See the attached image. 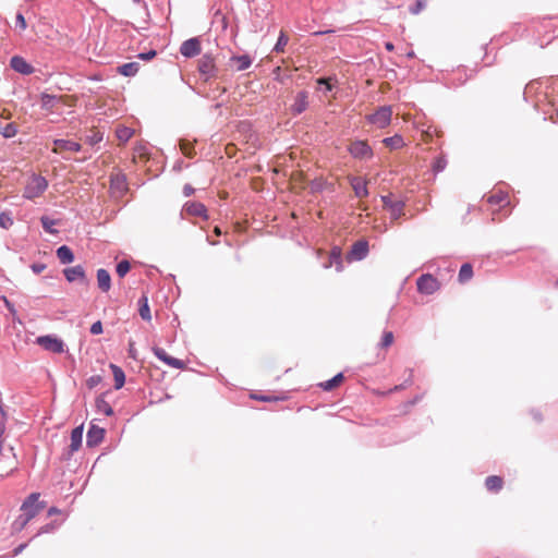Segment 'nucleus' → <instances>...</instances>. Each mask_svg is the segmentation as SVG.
Returning <instances> with one entry per match:
<instances>
[{
  "label": "nucleus",
  "mask_w": 558,
  "mask_h": 558,
  "mask_svg": "<svg viewBox=\"0 0 558 558\" xmlns=\"http://www.w3.org/2000/svg\"><path fill=\"white\" fill-rule=\"evenodd\" d=\"M133 134H134V131L128 126L121 125V126H118L116 130V135L121 143H126L132 137Z\"/></svg>",
  "instance_id": "473e14b6"
},
{
  "label": "nucleus",
  "mask_w": 558,
  "mask_h": 558,
  "mask_svg": "<svg viewBox=\"0 0 558 558\" xmlns=\"http://www.w3.org/2000/svg\"><path fill=\"white\" fill-rule=\"evenodd\" d=\"M383 143L385 146L389 147L390 149H399L404 146V140L401 135L395 134L390 137H385L383 140Z\"/></svg>",
  "instance_id": "bb28decb"
},
{
  "label": "nucleus",
  "mask_w": 558,
  "mask_h": 558,
  "mask_svg": "<svg viewBox=\"0 0 558 558\" xmlns=\"http://www.w3.org/2000/svg\"><path fill=\"white\" fill-rule=\"evenodd\" d=\"M385 48H386V50H388V51H392V50L395 49V46H393V44H392V43L387 41V43L385 44Z\"/></svg>",
  "instance_id": "e2e57ef3"
},
{
  "label": "nucleus",
  "mask_w": 558,
  "mask_h": 558,
  "mask_svg": "<svg viewBox=\"0 0 558 558\" xmlns=\"http://www.w3.org/2000/svg\"><path fill=\"white\" fill-rule=\"evenodd\" d=\"M182 168H183V161L182 160H178L174 163V166H173V170H175V171H180Z\"/></svg>",
  "instance_id": "052dcab7"
},
{
  "label": "nucleus",
  "mask_w": 558,
  "mask_h": 558,
  "mask_svg": "<svg viewBox=\"0 0 558 558\" xmlns=\"http://www.w3.org/2000/svg\"><path fill=\"white\" fill-rule=\"evenodd\" d=\"M57 529V525L54 523H48L40 527L38 533L36 535L46 534L53 532Z\"/></svg>",
  "instance_id": "3c124183"
},
{
  "label": "nucleus",
  "mask_w": 558,
  "mask_h": 558,
  "mask_svg": "<svg viewBox=\"0 0 558 558\" xmlns=\"http://www.w3.org/2000/svg\"><path fill=\"white\" fill-rule=\"evenodd\" d=\"M27 545H28L27 543H24V544L19 545L17 547H15L13 549L12 556L13 557L19 556L27 547Z\"/></svg>",
  "instance_id": "4d7b16f0"
},
{
  "label": "nucleus",
  "mask_w": 558,
  "mask_h": 558,
  "mask_svg": "<svg viewBox=\"0 0 558 558\" xmlns=\"http://www.w3.org/2000/svg\"><path fill=\"white\" fill-rule=\"evenodd\" d=\"M96 409L98 412L104 413L106 416H111L113 414V409L109 404V402L106 401L104 396H99L96 399Z\"/></svg>",
  "instance_id": "cd10ccee"
},
{
  "label": "nucleus",
  "mask_w": 558,
  "mask_h": 558,
  "mask_svg": "<svg viewBox=\"0 0 558 558\" xmlns=\"http://www.w3.org/2000/svg\"><path fill=\"white\" fill-rule=\"evenodd\" d=\"M180 149L186 157H192L194 154V146L187 140L180 141Z\"/></svg>",
  "instance_id": "58836bf2"
},
{
  "label": "nucleus",
  "mask_w": 558,
  "mask_h": 558,
  "mask_svg": "<svg viewBox=\"0 0 558 558\" xmlns=\"http://www.w3.org/2000/svg\"><path fill=\"white\" fill-rule=\"evenodd\" d=\"M104 140V134L99 131L92 132V134L86 135V143L90 146H95L99 144Z\"/></svg>",
  "instance_id": "ea45409f"
},
{
  "label": "nucleus",
  "mask_w": 558,
  "mask_h": 558,
  "mask_svg": "<svg viewBox=\"0 0 558 558\" xmlns=\"http://www.w3.org/2000/svg\"><path fill=\"white\" fill-rule=\"evenodd\" d=\"M180 53L185 58H193L201 53V40L197 37L190 38L181 44Z\"/></svg>",
  "instance_id": "9d476101"
},
{
  "label": "nucleus",
  "mask_w": 558,
  "mask_h": 558,
  "mask_svg": "<svg viewBox=\"0 0 558 558\" xmlns=\"http://www.w3.org/2000/svg\"><path fill=\"white\" fill-rule=\"evenodd\" d=\"M40 101H41V107L43 108L50 109L54 105L56 96L44 93L40 96Z\"/></svg>",
  "instance_id": "a19ab883"
},
{
  "label": "nucleus",
  "mask_w": 558,
  "mask_h": 558,
  "mask_svg": "<svg viewBox=\"0 0 558 558\" xmlns=\"http://www.w3.org/2000/svg\"><path fill=\"white\" fill-rule=\"evenodd\" d=\"M308 107V93L301 90L295 95L294 102L291 105V112L293 116H300Z\"/></svg>",
  "instance_id": "2eb2a0df"
},
{
  "label": "nucleus",
  "mask_w": 558,
  "mask_h": 558,
  "mask_svg": "<svg viewBox=\"0 0 558 558\" xmlns=\"http://www.w3.org/2000/svg\"><path fill=\"white\" fill-rule=\"evenodd\" d=\"M56 253L61 264H71L74 260V253L68 245L59 246Z\"/></svg>",
  "instance_id": "5701e85b"
},
{
  "label": "nucleus",
  "mask_w": 558,
  "mask_h": 558,
  "mask_svg": "<svg viewBox=\"0 0 558 558\" xmlns=\"http://www.w3.org/2000/svg\"><path fill=\"white\" fill-rule=\"evenodd\" d=\"M343 380V375L342 373H338L337 375H335L331 379H328L324 383H320L319 384V387L325 390V391H330L332 390L333 388H336L337 386L340 385V383Z\"/></svg>",
  "instance_id": "c85d7f7f"
},
{
  "label": "nucleus",
  "mask_w": 558,
  "mask_h": 558,
  "mask_svg": "<svg viewBox=\"0 0 558 558\" xmlns=\"http://www.w3.org/2000/svg\"><path fill=\"white\" fill-rule=\"evenodd\" d=\"M110 368L112 371V375H113V379H114V388L117 390L121 389L125 383V374H124L123 369L116 364H110Z\"/></svg>",
  "instance_id": "b1692460"
},
{
  "label": "nucleus",
  "mask_w": 558,
  "mask_h": 558,
  "mask_svg": "<svg viewBox=\"0 0 558 558\" xmlns=\"http://www.w3.org/2000/svg\"><path fill=\"white\" fill-rule=\"evenodd\" d=\"M335 266L337 271H341L343 269L342 264V252L339 246H333L329 254V262L325 264V267Z\"/></svg>",
  "instance_id": "6ab92c4d"
},
{
  "label": "nucleus",
  "mask_w": 558,
  "mask_h": 558,
  "mask_svg": "<svg viewBox=\"0 0 558 558\" xmlns=\"http://www.w3.org/2000/svg\"><path fill=\"white\" fill-rule=\"evenodd\" d=\"M428 0H416L415 3L409 7L411 14H418L426 5Z\"/></svg>",
  "instance_id": "37998d69"
},
{
  "label": "nucleus",
  "mask_w": 558,
  "mask_h": 558,
  "mask_svg": "<svg viewBox=\"0 0 558 558\" xmlns=\"http://www.w3.org/2000/svg\"><path fill=\"white\" fill-rule=\"evenodd\" d=\"M317 84L325 86V88H324L325 93L332 90V84L330 83V78L319 77L317 80Z\"/></svg>",
  "instance_id": "09e8293b"
},
{
  "label": "nucleus",
  "mask_w": 558,
  "mask_h": 558,
  "mask_svg": "<svg viewBox=\"0 0 558 558\" xmlns=\"http://www.w3.org/2000/svg\"><path fill=\"white\" fill-rule=\"evenodd\" d=\"M198 72L205 82L211 78H218L219 69L215 63V59L209 53H204L198 60Z\"/></svg>",
  "instance_id": "f03ea898"
},
{
  "label": "nucleus",
  "mask_w": 558,
  "mask_h": 558,
  "mask_svg": "<svg viewBox=\"0 0 558 558\" xmlns=\"http://www.w3.org/2000/svg\"><path fill=\"white\" fill-rule=\"evenodd\" d=\"M129 354H130V356L135 357V350H134L132 343L130 344Z\"/></svg>",
  "instance_id": "0e129e2a"
},
{
  "label": "nucleus",
  "mask_w": 558,
  "mask_h": 558,
  "mask_svg": "<svg viewBox=\"0 0 558 558\" xmlns=\"http://www.w3.org/2000/svg\"><path fill=\"white\" fill-rule=\"evenodd\" d=\"M105 429L98 425L90 424L86 434V445L89 448L98 446L105 437Z\"/></svg>",
  "instance_id": "9b49d317"
},
{
  "label": "nucleus",
  "mask_w": 558,
  "mask_h": 558,
  "mask_svg": "<svg viewBox=\"0 0 558 558\" xmlns=\"http://www.w3.org/2000/svg\"><path fill=\"white\" fill-rule=\"evenodd\" d=\"M15 27L19 28L20 32L25 31L26 27H27L26 20L24 17L23 13H21V12L16 13V16H15Z\"/></svg>",
  "instance_id": "49530a36"
},
{
  "label": "nucleus",
  "mask_w": 558,
  "mask_h": 558,
  "mask_svg": "<svg viewBox=\"0 0 558 558\" xmlns=\"http://www.w3.org/2000/svg\"><path fill=\"white\" fill-rule=\"evenodd\" d=\"M60 510L56 507H51L49 510H48V515H53L56 513H59Z\"/></svg>",
  "instance_id": "680f3d73"
},
{
  "label": "nucleus",
  "mask_w": 558,
  "mask_h": 558,
  "mask_svg": "<svg viewBox=\"0 0 558 558\" xmlns=\"http://www.w3.org/2000/svg\"><path fill=\"white\" fill-rule=\"evenodd\" d=\"M156 54H157L156 50H149V51H147V52H141V53L138 54V58H140L141 60H144V61H149V60H151L153 58H155V57H156Z\"/></svg>",
  "instance_id": "5fc2aeb1"
},
{
  "label": "nucleus",
  "mask_w": 558,
  "mask_h": 558,
  "mask_svg": "<svg viewBox=\"0 0 558 558\" xmlns=\"http://www.w3.org/2000/svg\"><path fill=\"white\" fill-rule=\"evenodd\" d=\"M13 226V218L10 213H0V227L4 230L10 229Z\"/></svg>",
  "instance_id": "e433bc0d"
},
{
  "label": "nucleus",
  "mask_w": 558,
  "mask_h": 558,
  "mask_svg": "<svg viewBox=\"0 0 558 558\" xmlns=\"http://www.w3.org/2000/svg\"><path fill=\"white\" fill-rule=\"evenodd\" d=\"M288 41H289L288 36L284 34V32L281 31L278 36L277 43L274 47V51L282 52L284 50V47L287 46Z\"/></svg>",
  "instance_id": "4c0bfd02"
},
{
  "label": "nucleus",
  "mask_w": 558,
  "mask_h": 558,
  "mask_svg": "<svg viewBox=\"0 0 558 558\" xmlns=\"http://www.w3.org/2000/svg\"><path fill=\"white\" fill-rule=\"evenodd\" d=\"M17 133V125L13 122L11 123H0V135L4 138L14 137Z\"/></svg>",
  "instance_id": "c756f323"
},
{
  "label": "nucleus",
  "mask_w": 558,
  "mask_h": 558,
  "mask_svg": "<svg viewBox=\"0 0 558 558\" xmlns=\"http://www.w3.org/2000/svg\"><path fill=\"white\" fill-rule=\"evenodd\" d=\"M507 198H508L507 193L499 191L497 193L489 195L487 201L492 205L502 206L504 204L507 203Z\"/></svg>",
  "instance_id": "c9c22d12"
},
{
  "label": "nucleus",
  "mask_w": 558,
  "mask_h": 558,
  "mask_svg": "<svg viewBox=\"0 0 558 558\" xmlns=\"http://www.w3.org/2000/svg\"><path fill=\"white\" fill-rule=\"evenodd\" d=\"M473 276V267L471 264L465 263L461 266L458 279L461 283L469 281Z\"/></svg>",
  "instance_id": "2f4dec72"
},
{
  "label": "nucleus",
  "mask_w": 558,
  "mask_h": 558,
  "mask_svg": "<svg viewBox=\"0 0 558 558\" xmlns=\"http://www.w3.org/2000/svg\"><path fill=\"white\" fill-rule=\"evenodd\" d=\"M230 62L235 64L236 71H245L252 65L253 60L248 54H242V56H232L230 58Z\"/></svg>",
  "instance_id": "412c9836"
},
{
  "label": "nucleus",
  "mask_w": 558,
  "mask_h": 558,
  "mask_svg": "<svg viewBox=\"0 0 558 558\" xmlns=\"http://www.w3.org/2000/svg\"><path fill=\"white\" fill-rule=\"evenodd\" d=\"M393 342V333L391 331H384L381 341L379 342L380 348H388Z\"/></svg>",
  "instance_id": "c03bdc74"
},
{
  "label": "nucleus",
  "mask_w": 558,
  "mask_h": 558,
  "mask_svg": "<svg viewBox=\"0 0 558 558\" xmlns=\"http://www.w3.org/2000/svg\"><path fill=\"white\" fill-rule=\"evenodd\" d=\"M140 70V63L138 62H129L124 63L120 66H118V73L123 76H134L137 74Z\"/></svg>",
  "instance_id": "393cba45"
},
{
  "label": "nucleus",
  "mask_w": 558,
  "mask_h": 558,
  "mask_svg": "<svg viewBox=\"0 0 558 558\" xmlns=\"http://www.w3.org/2000/svg\"><path fill=\"white\" fill-rule=\"evenodd\" d=\"M14 470H16V463H14V465L10 469V471L7 472V475L12 473Z\"/></svg>",
  "instance_id": "338daca9"
},
{
  "label": "nucleus",
  "mask_w": 558,
  "mask_h": 558,
  "mask_svg": "<svg viewBox=\"0 0 558 558\" xmlns=\"http://www.w3.org/2000/svg\"><path fill=\"white\" fill-rule=\"evenodd\" d=\"M83 430H84L83 424L80 426H76L75 428L72 429L70 450L68 452L66 459H70L71 456L81 448L82 440H83Z\"/></svg>",
  "instance_id": "f3484780"
},
{
  "label": "nucleus",
  "mask_w": 558,
  "mask_h": 558,
  "mask_svg": "<svg viewBox=\"0 0 558 558\" xmlns=\"http://www.w3.org/2000/svg\"><path fill=\"white\" fill-rule=\"evenodd\" d=\"M252 397L254 399H256V400L264 401V402H269V401L278 400V398H276V397L265 396V395H253Z\"/></svg>",
  "instance_id": "6e6d98bb"
},
{
  "label": "nucleus",
  "mask_w": 558,
  "mask_h": 558,
  "mask_svg": "<svg viewBox=\"0 0 558 558\" xmlns=\"http://www.w3.org/2000/svg\"><path fill=\"white\" fill-rule=\"evenodd\" d=\"M47 189V179L40 174L33 173L24 187L23 197L31 201L35 199L40 197Z\"/></svg>",
  "instance_id": "f257e3e1"
},
{
  "label": "nucleus",
  "mask_w": 558,
  "mask_h": 558,
  "mask_svg": "<svg viewBox=\"0 0 558 558\" xmlns=\"http://www.w3.org/2000/svg\"><path fill=\"white\" fill-rule=\"evenodd\" d=\"M90 333L92 335H100L102 332V324L100 320H97L95 322L92 326H90Z\"/></svg>",
  "instance_id": "864d4df0"
},
{
  "label": "nucleus",
  "mask_w": 558,
  "mask_h": 558,
  "mask_svg": "<svg viewBox=\"0 0 558 558\" xmlns=\"http://www.w3.org/2000/svg\"><path fill=\"white\" fill-rule=\"evenodd\" d=\"M186 214L195 217H202L208 219L207 208L203 203L199 202H186L183 206Z\"/></svg>",
  "instance_id": "a211bd4d"
},
{
  "label": "nucleus",
  "mask_w": 558,
  "mask_h": 558,
  "mask_svg": "<svg viewBox=\"0 0 558 558\" xmlns=\"http://www.w3.org/2000/svg\"><path fill=\"white\" fill-rule=\"evenodd\" d=\"M194 193V189L190 184H185L183 187V194L185 197L191 196Z\"/></svg>",
  "instance_id": "13d9d810"
},
{
  "label": "nucleus",
  "mask_w": 558,
  "mask_h": 558,
  "mask_svg": "<svg viewBox=\"0 0 558 558\" xmlns=\"http://www.w3.org/2000/svg\"><path fill=\"white\" fill-rule=\"evenodd\" d=\"M502 478L497 475H490L485 480V486L487 490L497 493L502 488Z\"/></svg>",
  "instance_id": "a878e982"
},
{
  "label": "nucleus",
  "mask_w": 558,
  "mask_h": 558,
  "mask_svg": "<svg viewBox=\"0 0 558 558\" xmlns=\"http://www.w3.org/2000/svg\"><path fill=\"white\" fill-rule=\"evenodd\" d=\"M131 265L128 260L123 259L118 263L116 271L119 277H124L130 271Z\"/></svg>",
  "instance_id": "79ce46f5"
},
{
  "label": "nucleus",
  "mask_w": 558,
  "mask_h": 558,
  "mask_svg": "<svg viewBox=\"0 0 558 558\" xmlns=\"http://www.w3.org/2000/svg\"><path fill=\"white\" fill-rule=\"evenodd\" d=\"M39 493H32L22 504L21 511L25 517L29 515V521L35 518L39 511L44 508V505L39 502Z\"/></svg>",
  "instance_id": "39448f33"
},
{
  "label": "nucleus",
  "mask_w": 558,
  "mask_h": 558,
  "mask_svg": "<svg viewBox=\"0 0 558 558\" xmlns=\"http://www.w3.org/2000/svg\"><path fill=\"white\" fill-rule=\"evenodd\" d=\"M29 522V515L25 517L23 513L20 514L12 523V531L14 533L21 532Z\"/></svg>",
  "instance_id": "f704fd0d"
},
{
  "label": "nucleus",
  "mask_w": 558,
  "mask_h": 558,
  "mask_svg": "<svg viewBox=\"0 0 558 558\" xmlns=\"http://www.w3.org/2000/svg\"><path fill=\"white\" fill-rule=\"evenodd\" d=\"M391 116V107L381 106L374 113L367 116V121L379 129H384L390 124Z\"/></svg>",
  "instance_id": "20e7f679"
},
{
  "label": "nucleus",
  "mask_w": 558,
  "mask_h": 558,
  "mask_svg": "<svg viewBox=\"0 0 558 558\" xmlns=\"http://www.w3.org/2000/svg\"><path fill=\"white\" fill-rule=\"evenodd\" d=\"M53 144L56 148L60 150L80 151L82 149L81 144L70 140H54Z\"/></svg>",
  "instance_id": "4be33fe9"
},
{
  "label": "nucleus",
  "mask_w": 558,
  "mask_h": 558,
  "mask_svg": "<svg viewBox=\"0 0 558 558\" xmlns=\"http://www.w3.org/2000/svg\"><path fill=\"white\" fill-rule=\"evenodd\" d=\"M31 269L34 274L39 275L46 269V264L44 263H33L31 265Z\"/></svg>",
  "instance_id": "603ef678"
},
{
  "label": "nucleus",
  "mask_w": 558,
  "mask_h": 558,
  "mask_svg": "<svg viewBox=\"0 0 558 558\" xmlns=\"http://www.w3.org/2000/svg\"><path fill=\"white\" fill-rule=\"evenodd\" d=\"M153 352L158 360L165 362L170 367L182 369L185 365L182 360L168 355L162 348L154 347Z\"/></svg>",
  "instance_id": "f8f14e48"
},
{
  "label": "nucleus",
  "mask_w": 558,
  "mask_h": 558,
  "mask_svg": "<svg viewBox=\"0 0 558 558\" xmlns=\"http://www.w3.org/2000/svg\"><path fill=\"white\" fill-rule=\"evenodd\" d=\"M3 301H4V304H5V307L11 312V313H15V308H14V305L5 298L3 296Z\"/></svg>",
  "instance_id": "bf43d9fd"
},
{
  "label": "nucleus",
  "mask_w": 558,
  "mask_h": 558,
  "mask_svg": "<svg viewBox=\"0 0 558 558\" xmlns=\"http://www.w3.org/2000/svg\"><path fill=\"white\" fill-rule=\"evenodd\" d=\"M63 275L69 282H80L81 284L84 286L89 284V280L86 276L85 269L81 265L64 268Z\"/></svg>",
  "instance_id": "0eeeda50"
},
{
  "label": "nucleus",
  "mask_w": 558,
  "mask_h": 558,
  "mask_svg": "<svg viewBox=\"0 0 558 558\" xmlns=\"http://www.w3.org/2000/svg\"><path fill=\"white\" fill-rule=\"evenodd\" d=\"M532 414H533V416H534V418L536 421H541L542 420L541 414L538 412H532Z\"/></svg>",
  "instance_id": "69168bd1"
},
{
  "label": "nucleus",
  "mask_w": 558,
  "mask_h": 558,
  "mask_svg": "<svg viewBox=\"0 0 558 558\" xmlns=\"http://www.w3.org/2000/svg\"><path fill=\"white\" fill-rule=\"evenodd\" d=\"M133 2L136 3V4H142L143 3L144 5H146L143 0H133Z\"/></svg>",
  "instance_id": "774afa93"
},
{
  "label": "nucleus",
  "mask_w": 558,
  "mask_h": 558,
  "mask_svg": "<svg viewBox=\"0 0 558 558\" xmlns=\"http://www.w3.org/2000/svg\"><path fill=\"white\" fill-rule=\"evenodd\" d=\"M101 381V377L99 375H94V376H90L87 380H86V385L89 389H93L95 388L97 385H99Z\"/></svg>",
  "instance_id": "de8ad7c7"
},
{
  "label": "nucleus",
  "mask_w": 558,
  "mask_h": 558,
  "mask_svg": "<svg viewBox=\"0 0 558 558\" xmlns=\"http://www.w3.org/2000/svg\"><path fill=\"white\" fill-rule=\"evenodd\" d=\"M36 342L47 351L53 353H62L64 352V343L61 339L57 338L52 335L40 336L37 338Z\"/></svg>",
  "instance_id": "423d86ee"
},
{
  "label": "nucleus",
  "mask_w": 558,
  "mask_h": 558,
  "mask_svg": "<svg viewBox=\"0 0 558 558\" xmlns=\"http://www.w3.org/2000/svg\"><path fill=\"white\" fill-rule=\"evenodd\" d=\"M380 199L384 207L390 210V217L392 220H398L404 215L405 203L403 201H392L390 195H383Z\"/></svg>",
  "instance_id": "1a4fd4ad"
},
{
  "label": "nucleus",
  "mask_w": 558,
  "mask_h": 558,
  "mask_svg": "<svg viewBox=\"0 0 558 558\" xmlns=\"http://www.w3.org/2000/svg\"><path fill=\"white\" fill-rule=\"evenodd\" d=\"M10 66L17 73L23 75L33 74L35 69L23 57L14 56L10 60Z\"/></svg>",
  "instance_id": "4468645a"
},
{
  "label": "nucleus",
  "mask_w": 558,
  "mask_h": 558,
  "mask_svg": "<svg viewBox=\"0 0 558 558\" xmlns=\"http://www.w3.org/2000/svg\"><path fill=\"white\" fill-rule=\"evenodd\" d=\"M124 182H125V178L123 175H117L111 179V185L117 189L122 187L124 185Z\"/></svg>",
  "instance_id": "8fccbe9b"
},
{
  "label": "nucleus",
  "mask_w": 558,
  "mask_h": 558,
  "mask_svg": "<svg viewBox=\"0 0 558 558\" xmlns=\"http://www.w3.org/2000/svg\"><path fill=\"white\" fill-rule=\"evenodd\" d=\"M368 254V242L360 240L353 243L349 252L348 258L351 260H362Z\"/></svg>",
  "instance_id": "ddd939ff"
},
{
  "label": "nucleus",
  "mask_w": 558,
  "mask_h": 558,
  "mask_svg": "<svg viewBox=\"0 0 558 558\" xmlns=\"http://www.w3.org/2000/svg\"><path fill=\"white\" fill-rule=\"evenodd\" d=\"M348 151L352 156V158L365 161L369 160L374 156L373 148L368 145L366 141L362 140H355L351 142V144L348 146Z\"/></svg>",
  "instance_id": "7ed1b4c3"
},
{
  "label": "nucleus",
  "mask_w": 558,
  "mask_h": 558,
  "mask_svg": "<svg viewBox=\"0 0 558 558\" xmlns=\"http://www.w3.org/2000/svg\"><path fill=\"white\" fill-rule=\"evenodd\" d=\"M350 185L357 198H364L368 196L367 182L360 177H349Z\"/></svg>",
  "instance_id": "dca6fc26"
},
{
  "label": "nucleus",
  "mask_w": 558,
  "mask_h": 558,
  "mask_svg": "<svg viewBox=\"0 0 558 558\" xmlns=\"http://www.w3.org/2000/svg\"><path fill=\"white\" fill-rule=\"evenodd\" d=\"M40 222H41V227L43 229L47 232V233H50V234H57L58 233V230H56L53 228L54 225H57V220L48 217V216H43L40 217Z\"/></svg>",
  "instance_id": "72a5a7b5"
},
{
  "label": "nucleus",
  "mask_w": 558,
  "mask_h": 558,
  "mask_svg": "<svg viewBox=\"0 0 558 558\" xmlns=\"http://www.w3.org/2000/svg\"><path fill=\"white\" fill-rule=\"evenodd\" d=\"M97 283H98V288L102 292H108L110 290L111 277H110V274L106 269L99 268L97 270Z\"/></svg>",
  "instance_id": "aec40b11"
},
{
  "label": "nucleus",
  "mask_w": 558,
  "mask_h": 558,
  "mask_svg": "<svg viewBox=\"0 0 558 558\" xmlns=\"http://www.w3.org/2000/svg\"><path fill=\"white\" fill-rule=\"evenodd\" d=\"M138 305H140V308H138L140 316L144 320L149 322L151 319V315H150V308H149V305H148L147 298L146 296H142L138 300Z\"/></svg>",
  "instance_id": "7c9ffc66"
},
{
  "label": "nucleus",
  "mask_w": 558,
  "mask_h": 558,
  "mask_svg": "<svg viewBox=\"0 0 558 558\" xmlns=\"http://www.w3.org/2000/svg\"><path fill=\"white\" fill-rule=\"evenodd\" d=\"M447 166V160L444 157H438L433 162V171L435 173H439L445 170Z\"/></svg>",
  "instance_id": "a18cd8bd"
},
{
  "label": "nucleus",
  "mask_w": 558,
  "mask_h": 558,
  "mask_svg": "<svg viewBox=\"0 0 558 558\" xmlns=\"http://www.w3.org/2000/svg\"><path fill=\"white\" fill-rule=\"evenodd\" d=\"M418 292L423 294H433L439 289V282L429 274L422 275L416 281Z\"/></svg>",
  "instance_id": "6e6552de"
}]
</instances>
